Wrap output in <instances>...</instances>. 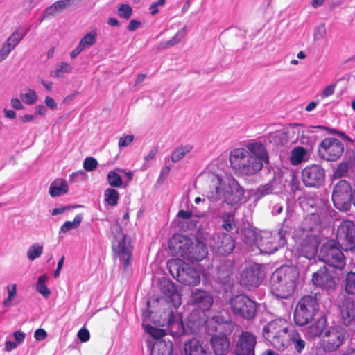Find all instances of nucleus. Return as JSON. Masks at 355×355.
Returning a JSON list of instances; mask_svg holds the SVG:
<instances>
[{"label": "nucleus", "instance_id": "nucleus-4", "mask_svg": "<svg viewBox=\"0 0 355 355\" xmlns=\"http://www.w3.org/2000/svg\"><path fill=\"white\" fill-rule=\"evenodd\" d=\"M299 278L297 268L283 266L272 273L270 280V291L278 299H288L291 297L296 288Z\"/></svg>", "mask_w": 355, "mask_h": 355}, {"label": "nucleus", "instance_id": "nucleus-32", "mask_svg": "<svg viewBox=\"0 0 355 355\" xmlns=\"http://www.w3.org/2000/svg\"><path fill=\"white\" fill-rule=\"evenodd\" d=\"M68 190L67 181L62 178H57L51 184L49 193L52 197H57L67 193Z\"/></svg>", "mask_w": 355, "mask_h": 355}, {"label": "nucleus", "instance_id": "nucleus-11", "mask_svg": "<svg viewBox=\"0 0 355 355\" xmlns=\"http://www.w3.org/2000/svg\"><path fill=\"white\" fill-rule=\"evenodd\" d=\"M230 305L234 314L246 320L254 318L257 311V303L245 295L232 297Z\"/></svg>", "mask_w": 355, "mask_h": 355}, {"label": "nucleus", "instance_id": "nucleus-54", "mask_svg": "<svg viewBox=\"0 0 355 355\" xmlns=\"http://www.w3.org/2000/svg\"><path fill=\"white\" fill-rule=\"evenodd\" d=\"M134 139V135H123V137H121L119 139V148H123L129 146Z\"/></svg>", "mask_w": 355, "mask_h": 355}, {"label": "nucleus", "instance_id": "nucleus-61", "mask_svg": "<svg viewBox=\"0 0 355 355\" xmlns=\"http://www.w3.org/2000/svg\"><path fill=\"white\" fill-rule=\"evenodd\" d=\"M326 34L325 26L324 24H321L317 27L315 33V38H323Z\"/></svg>", "mask_w": 355, "mask_h": 355}, {"label": "nucleus", "instance_id": "nucleus-63", "mask_svg": "<svg viewBox=\"0 0 355 355\" xmlns=\"http://www.w3.org/2000/svg\"><path fill=\"white\" fill-rule=\"evenodd\" d=\"M284 205L282 203H276L272 205L271 208V213L273 216H277L281 214L283 211Z\"/></svg>", "mask_w": 355, "mask_h": 355}, {"label": "nucleus", "instance_id": "nucleus-26", "mask_svg": "<svg viewBox=\"0 0 355 355\" xmlns=\"http://www.w3.org/2000/svg\"><path fill=\"white\" fill-rule=\"evenodd\" d=\"M210 342L215 355H227L229 353L230 342L225 334L213 335Z\"/></svg>", "mask_w": 355, "mask_h": 355}, {"label": "nucleus", "instance_id": "nucleus-18", "mask_svg": "<svg viewBox=\"0 0 355 355\" xmlns=\"http://www.w3.org/2000/svg\"><path fill=\"white\" fill-rule=\"evenodd\" d=\"M324 170L319 165L306 166L302 171V179L306 187H318L324 181Z\"/></svg>", "mask_w": 355, "mask_h": 355}, {"label": "nucleus", "instance_id": "nucleus-9", "mask_svg": "<svg viewBox=\"0 0 355 355\" xmlns=\"http://www.w3.org/2000/svg\"><path fill=\"white\" fill-rule=\"evenodd\" d=\"M319 309L315 296L306 295L297 302L294 311V321L297 325L304 326L313 320Z\"/></svg>", "mask_w": 355, "mask_h": 355}, {"label": "nucleus", "instance_id": "nucleus-38", "mask_svg": "<svg viewBox=\"0 0 355 355\" xmlns=\"http://www.w3.org/2000/svg\"><path fill=\"white\" fill-rule=\"evenodd\" d=\"M306 154V149L302 146L293 148L291 152L290 161L293 165H298L304 160Z\"/></svg>", "mask_w": 355, "mask_h": 355}, {"label": "nucleus", "instance_id": "nucleus-41", "mask_svg": "<svg viewBox=\"0 0 355 355\" xmlns=\"http://www.w3.org/2000/svg\"><path fill=\"white\" fill-rule=\"evenodd\" d=\"M223 227L227 232L232 231L236 227L234 212H225L222 214Z\"/></svg>", "mask_w": 355, "mask_h": 355}, {"label": "nucleus", "instance_id": "nucleus-40", "mask_svg": "<svg viewBox=\"0 0 355 355\" xmlns=\"http://www.w3.org/2000/svg\"><path fill=\"white\" fill-rule=\"evenodd\" d=\"M119 173L120 172L117 170V168L108 172L107 175V180L108 184L112 187L120 188L123 187V182Z\"/></svg>", "mask_w": 355, "mask_h": 355}, {"label": "nucleus", "instance_id": "nucleus-56", "mask_svg": "<svg viewBox=\"0 0 355 355\" xmlns=\"http://www.w3.org/2000/svg\"><path fill=\"white\" fill-rule=\"evenodd\" d=\"M166 0H157V1L153 2L150 8V12L152 15H155L159 12L158 6L164 5Z\"/></svg>", "mask_w": 355, "mask_h": 355}, {"label": "nucleus", "instance_id": "nucleus-51", "mask_svg": "<svg viewBox=\"0 0 355 355\" xmlns=\"http://www.w3.org/2000/svg\"><path fill=\"white\" fill-rule=\"evenodd\" d=\"M117 13L120 17L128 19L132 14V9L128 4L123 3L119 6Z\"/></svg>", "mask_w": 355, "mask_h": 355}, {"label": "nucleus", "instance_id": "nucleus-28", "mask_svg": "<svg viewBox=\"0 0 355 355\" xmlns=\"http://www.w3.org/2000/svg\"><path fill=\"white\" fill-rule=\"evenodd\" d=\"M186 355H210L207 347L198 340L192 339L184 344Z\"/></svg>", "mask_w": 355, "mask_h": 355}, {"label": "nucleus", "instance_id": "nucleus-34", "mask_svg": "<svg viewBox=\"0 0 355 355\" xmlns=\"http://www.w3.org/2000/svg\"><path fill=\"white\" fill-rule=\"evenodd\" d=\"M277 185V181L273 180L265 184L260 185L254 192V197L255 200H259L265 196L273 193L276 189Z\"/></svg>", "mask_w": 355, "mask_h": 355}, {"label": "nucleus", "instance_id": "nucleus-57", "mask_svg": "<svg viewBox=\"0 0 355 355\" xmlns=\"http://www.w3.org/2000/svg\"><path fill=\"white\" fill-rule=\"evenodd\" d=\"M336 86V83L331 84L327 86L322 91L321 96L322 98H327L331 96L334 93V90Z\"/></svg>", "mask_w": 355, "mask_h": 355}, {"label": "nucleus", "instance_id": "nucleus-46", "mask_svg": "<svg viewBox=\"0 0 355 355\" xmlns=\"http://www.w3.org/2000/svg\"><path fill=\"white\" fill-rule=\"evenodd\" d=\"M43 253V246L39 243H33L27 250V258L30 261H34L39 258Z\"/></svg>", "mask_w": 355, "mask_h": 355}, {"label": "nucleus", "instance_id": "nucleus-39", "mask_svg": "<svg viewBox=\"0 0 355 355\" xmlns=\"http://www.w3.org/2000/svg\"><path fill=\"white\" fill-rule=\"evenodd\" d=\"M83 220V216L81 214L76 215L73 221H66L64 223V224L60 227V231H59V235L61 234H65L69 230H74L78 228L81 222ZM60 237H62L60 236Z\"/></svg>", "mask_w": 355, "mask_h": 355}, {"label": "nucleus", "instance_id": "nucleus-37", "mask_svg": "<svg viewBox=\"0 0 355 355\" xmlns=\"http://www.w3.org/2000/svg\"><path fill=\"white\" fill-rule=\"evenodd\" d=\"M48 280L49 276L46 274L40 276L37 279L35 287L37 292L45 298H48L51 295V291L46 286Z\"/></svg>", "mask_w": 355, "mask_h": 355}, {"label": "nucleus", "instance_id": "nucleus-19", "mask_svg": "<svg viewBox=\"0 0 355 355\" xmlns=\"http://www.w3.org/2000/svg\"><path fill=\"white\" fill-rule=\"evenodd\" d=\"M337 239L346 243L345 250H352L355 246V223L349 220H343L338 227Z\"/></svg>", "mask_w": 355, "mask_h": 355}, {"label": "nucleus", "instance_id": "nucleus-62", "mask_svg": "<svg viewBox=\"0 0 355 355\" xmlns=\"http://www.w3.org/2000/svg\"><path fill=\"white\" fill-rule=\"evenodd\" d=\"M13 336L15 338V343H17L18 345L23 343L25 339V334L19 330L15 331L13 333Z\"/></svg>", "mask_w": 355, "mask_h": 355}, {"label": "nucleus", "instance_id": "nucleus-52", "mask_svg": "<svg viewBox=\"0 0 355 355\" xmlns=\"http://www.w3.org/2000/svg\"><path fill=\"white\" fill-rule=\"evenodd\" d=\"M349 170V166L347 163L342 162L338 164L334 171V176L335 178H341L345 176Z\"/></svg>", "mask_w": 355, "mask_h": 355}, {"label": "nucleus", "instance_id": "nucleus-1", "mask_svg": "<svg viewBox=\"0 0 355 355\" xmlns=\"http://www.w3.org/2000/svg\"><path fill=\"white\" fill-rule=\"evenodd\" d=\"M333 212L330 207L323 203L316 212L306 216L301 225L295 231L293 238L300 247V252L306 258L311 259L315 256L319 245L320 225L333 217Z\"/></svg>", "mask_w": 355, "mask_h": 355}, {"label": "nucleus", "instance_id": "nucleus-29", "mask_svg": "<svg viewBox=\"0 0 355 355\" xmlns=\"http://www.w3.org/2000/svg\"><path fill=\"white\" fill-rule=\"evenodd\" d=\"M326 325V317L322 315L318 318L311 325L306 327V335L310 338L320 337L321 335H324Z\"/></svg>", "mask_w": 355, "mask_h": 355}, {"label": "nucleus", "instance_id": "nucleus-33", "mask_svg": "<svg viewBox=\"0 0 355 355\" xmlns=\"http://www.w3.org/2000/svg\"><path fill=\"white\" fill-rule=\"evenodd\" d=\"M28 31V28H17L7 39L5 44L13 50L18 45L20 41L26 35Z\"/></svg>", "mask_w": 355, "mask_h": 355}, {"label": "nucleus", "instance_id": "nucleus-24", "mask_svg": "<svg viewBox=\"0 0 355 355\" xmlns=\"http://www.w3.org/2000/svg\"><path fill=\"white\" fill-rule=\"evenodd\" d=\"M166 331L173 338H180L184 334V327L180 313L169 312Z\"/></svg>", "mask_w": 355, "mask_h": 355}, {"label": "nucleus", "instance_id": "nucleus-15", "mask_svg": "<svg viewBox=\"0 0 355 355\" xmlns=\"http://www.w3.org/2000/svg\"><path fill=\"white\" fill-rule=\"evenodd\" d=\"M209 245L214 253L223 256L230 254L235 247L232 236L224 232L213 234L209 239Z\"/></svg>", "mask_w": 355, "mask_h": 355}, {"label": "nucleus", "instance_id": "nucleus-60", "mask_svg": "<svg viewBox=\"0 0 355 355\" xmlns=\"http://www.w3.org/2000/svg\"><path fill=\"white\" fill-rule=\"evenodd\" d=\"M46 336V331L43 329H37L34 333V337L38 341L44 340Z\"/></svg>", "mask_w": 355, "mask_h": 355}, {"label": "nucleus", "instance_id": "nucleus-7", "mask_svg": "<svg viewBox=\"0 0 355 355\" xmlns=\"http://www.w3.org/2000/svg\"><path fill=\"white\" fill-rule=\"evenodd\" d=\"M232 167L238 173L251 176L259 173L263 167V163L247 155L243 148L232 150L230 155Z\"/></svg>", "mask_w": 355, "mask_h": 355}, {"label": "nucleus", "instance_id": "nucleus-23", "mask_svg": "<svg viewBox=\"0 0 355 355\" xmlns=\"http://www.w3.org/2000/svg\"><path fill=\"white\" fill-rule=\"evenodd\" d=\"M191 302L193 306L205 311L211 308L214 303V298L209 292L197 289L192 293Z\"/></svg>", "mask_w": 355, "mask_h": 355}, {"label": "nucleus", "instance_id": "nucleus-20", "mask_svg": "<svg viewBox=\"0 0 355 355\" xmlns=\"http://www.w3.org/2000/svg\"><path fill=\"white\" fill-rule=\"evenodd\" d=\"M257 343L255 336L248 331H243L236 344L234 352L236 355H254V347Z\"/></svg>", "mask_w": 355, "mask_h": 355}, {"label": "nucleus", "instance_id": "nucleus-16", "mask_svg": "<svg viewBox=\"0 0 355 355\" xmlns=\"http://www.w3.org/2000/svg\"><path fill=\"white\" fill-rule=\"evenodd\" d=\"M345 338V331L340 327H331L324 332L322 347L326 352L338 349Z\"/></svg>", "mask_w": 355, "mask_h": 355}, {"label": "nucleus", "instance_id": "nucleus-21", "mask_svg": "<svg viewBox=\"0 0 355 355\" xmlns=\"http://www.w3.org/2000/svg\"><path fill=\"white\" fill-rule=\"evenodd\" d=\"M312 282L314 286L327 291L334 289L336 284L332 272L325 266L313 274Z\"/></svg>", "mask_w": 355, "mask_h": 355}, {"label": "nucleus", "instance_id": "nucleus-53", "mask_svg": "<svg viewBox=\"0 0 355 355\" xmlns=\"http://www.w3.org/2000/svg\"><path fill=\"white\" fill-rule=\"evenodd\" d=\"M98 166L97 160L94 157H87L83 162V167L87 171H94Z\"/></svg>", "mask_w": 355, "mask_h": 355}, {"label": "nucleus", "instance_id": "nucleus-58", "mask_svg": "<svg viewBox=\"0 0 355 355\" xmlns=\"http://www.w3.org/2000/svg\"><path fill=\"white\" fill-rule=\"evenodd\" d=\"M78 338L81 342H87L89 340L90 334L87 329H80L78 332Z\"/></svg>", "mask_w": 355, "mask_h": 355}, {"label": "nucleus", "instance_id": "nucleus-35", "mask_svg": "<svg viewBox=\"0 0 355 355\" xmlns=\"http://www.w3.org/2000/svg\"><path fill=\"white\" fill-rule=\"evenodd\" d=\"M69 3L70 0H59L45 9L46 14H48L49 18L54 17L62 12Z\"/></svg>", "mask_w": 355, "mask_h": 355}, {"label": "nucleus", "instance_id": "nucleus-27", "mask_svg": "<svg viewBox=\"0 0 355 355\" xmlns=\"http://www.w3.org/2000/svg\"><path fill=\"white\" fill-rule=\"evenodd\" d=\"M287 343L285 349L289 346H293L295 352L300 354L306 347V341L302 338L300 333L293 327H291L287 336Z\"/></svg>", "mask_w": 355, "mask_h": 355}, {"label": "nucleus", "instance_id": "nucleus-45", "mask_svg": "<svg viewBox=\"0 0 355 355\" xmlns=\"http://www.w3.org/2000/svg\"><path fill=\"white\" fill-rule=\"evenodd\" d=\"M186 30L187 27L184 26L171 39L162 42V46L163 48H168L179 43L184 38Z\"/></svg>", "mask_w": 355, "mask_h": 355}, {"label": "nucleus", "instance_id": "nucleus-6", "mask_svg": "<svg viewBox=\"0 0 355 355\" xmlns=\"http://www.w3.org/2000/svg\"><path fill=\"white\" fill-rule=\"evenodd\" d=\"M291 327L286 320L278 318L266 324L262 334L275 348L284 351L287 343L286 336Z\"/></svg>", "mask_w": 355, "mask_h": 355}, {"label": "nucleus", "instance_id": "nucleus-36", "mask_svg": "<svg viewBox=\"0 0 355 355\" xmlns=\"http://www.w3.org/2000/svg\"><path fill=\"white\" fill-rule=\"evenodd\" d=\"M193 149L190 144L181 145L176 148L171 154V160L173 162H178L183 159Z\"/></svg>", "mask_w": 355, "mask_h": 355}, {"label": "nucleus", "instance_id": "nucleus-25", "mask_svg": "<svg viewBox=\"0 0 355 355\" xmlns=\"http://www.w3.org/2000/svg\"><path fill=\"white\" fill-rule=\"evenodd\" d=\"M340 318L345 325H350L355 320V302L345 297L339 305Z\"/></svg>", "mask_w": 355, "mask_h": 355}, {"label": "nucleus", "instance_id": "nucleus-47", "mask_svg": "<svg viewBox=\"0 0 355 355\" xmlns=\"http://www.w3.org/2000/svg\"><path fill=\"white\" fill-rule=\"evenodd\" d=\"M345 289L348 294H355V271L349 272L345 279Z\"/></svg>", "mask_w": 355, "mask_h": 355}, {"label": "nucleus", "instance_id": "nucleus-14", "mask_svg": "<svg viewBox=\"0 0 355 355\" xmlns=\"http://www.w3.org/2000/svg\"><path fill=\"white\" fill-rule=\"evenodd\" d=\"M344 151V145L338 139L325 138L320 144L318 153L320 157L329 162L336 161Z\"/></svg>", "mask_w": 355, "mask_h": 355}, {"label": "nucleus", "instance_id": "nucleus-8", "mask_svg": "<svg viewBox=\"0 0 355 355\" xmlns=\"http://www.w3.org/2000/svg\"><path fill=\"white\" fill-rule=\"evenodd\" d=\"M167 268L173 278L184 285L196 286L200 283L199 272L180 259L168 260Z\"/></svg>", "mask_w": 355, "mask_h": 355}, {"label": "nucleus", "instance_id": "nucleus-64", "mask_svg": "<svg viewBox=\"0 0 355 355\" xmlns=\"http://www.w3.org/2000/svg\"><path fill=\"white\" fill-rule=\"evenodd\" d=\"M86 176H87V175H86L85 172L83 170H80L79 171L74 172L72 174H71L70 180L71 181L75 180L76 178H80L81 180H84V179H85Z\"/></svg>", "mask_w": 355, "mask_h": 355}, {"label": "nucleus", "instance_id": "nucleus-22", "mask_svg": "<svg viewBox=\"0 0 355 355\" xmlns=\"http://www.w3.org/2000/svg\"><path fill=\"white\" fill-rule=\"evenodd\" d=\"M248 156L266 164L268 163V153L265 146L261 141H253L248 142L243 148Z\"/></svg>", "mask_w": 355, "mask_h": 355}, {"label": "nucleus", "instance_id": "nucleus-13", "mask_svg": "<svg viewBox=\"0 0 355 355\" xmlns=\"http://www.w3.org/2000/svg\"><path fill=\"white\" fill-rule=\"evenodd\" d=\"M112 249L123 263V270H128L132 263V247L128 236L118 232L112 242Z\"/></svg>", "mask_w": 355, "mask_h": 355}, {"label": "nucleus", "instance_id": "nucleus-42", "mask_svg": "<svg viewBox=\"0 0 355 355\" xmlns=\"http://www.w3.org/2000/svg\"><path fill=\"white\" fill-rule=\"evenodd\" d=\"M119 198V192L113 188H107L104 191V200L110 206H116Z\"/></svg>", "mask_w": 355, "mask_h": 355}, {"label": "nucleus", "instance_id": "nucleus-50", "mask_svg": "<svg viewBox=\"0 0 355 355\" xmlns=\"http://www.w3.org/2000/svg\"><path fill=\"white\" fill-rule=\"evenodd\" d=\"M20 97L27 105L34 104L37 99V96L35 92L31 89H29L27 92L21 94Z\"/></svg>", "mask_w": 355, "mask_h": 355}, {"label": "nucleus", "instance_id": "nucleus-31", "mask_svg": "<svg viewBox=\"0 0 355 355\" xmlns=\"http://www.w3.org/2000/svg\"><path fill=\"white\" fill-rule=\"evenodd\" d=\"M173 344L164 340H156L150 347V355H171Z\"/></svg>", "mask_w": 355, "mask_h": 355}, {"label": "nucleus", "instance_id": "nucleus-59", "mask_svg": "<svg viewBox=\"0 0 355 355\" xmlns=\"http://www.w3.org/2000/svg\"><path fill=\"white\" fill-rule=\"evenodd\" d=\"M12 51V49L4 43L0 49V62L3 61Z\"/></svg>", "mask_w": 355, "mask_h": 355}, {"label": "nucleus", "instance_id": "nucleus-12", "mask_svg": "<svg viewBox=\"0 0 355 355\" xmlns=\"http://www.w3.org/2000/svg\"><path fill=\"white\" fill-rule=\"evenodd\" d=\"M352 188L345 180H340L334 186L332 192V201L336 209L346 211L351 207Z\"/></svg>", "mask_w": 355, "mask_h": 355}, {"label": "nucleus", "instance_id": "nucleus-3", "mask_svg": "<svg viewBox=\"0 0 355 355\" xmlns=\"http://www.w3.org/2000/svg\"><path fill=\"white\" fill-rule=\"evenodd\" d=\"M209 185L207 198L212 202L221 200L230 205H237L243 201L244 189L232 177L215 171L213 166L202 175Z\"/></svg>", "mask_w": 355, "mask_h": 355}, {"label": "nucleus", "instance_id": "nucleus-44", "mask_svg": "<svg viewBox=\"0 0 355 355\" xmlns=\"http://www.w3.org/2000/svg\"><path fill=\"white\" fill-rule=\"evenodd\" d=\"M72 71V67L67 62H61L58 65L55 70L51 71L50 75L53 78H60L65 73H70Z\"/></svg>", "mask_w": 355, "mask_h": 355}, {"label": "nucleus", "instance_id": "nucleus-17", "mask_svg": "<svg viewBox=\"0 0 355 355\" xmlns=\"http://www.w3.org/2000/svg\"><path fill=\"white\" fill-rule=\"evenodd\" d=\"M263 277L264 273L262 266L254 263L241 272L240 283L247 288L257 287L260 285Z\"/></svg>", "mask_w": 355, "mask_h": 355}, {"label": "nucleus", "instance_id": "nucleus-10", "mask_svg": "<svg viewBox=\"0 0 355 355\" xmlns=\"http://www.w3.org/2000/svg\"><path fill=\"white\" fill-rule=\"evenodd\" d=\"M318 259L334 268L343 270L346 265V259L339 248L334 241L323 244L318 254Z\"/></svg>", "mask_w": 355, "mask_h": 355}, {"label": "nucleus", "instance_id": "nucleus-30", "mask_svg": "<svg viewBox=\"0 0 355 355\" xmlns=\"http://www.w3.org/2000/svg\"><path fill=\"white\" fill-rule=\"evenodd\" d=\"M163 293L170 299L175 308L181 305V295L171 282L164 281L163 282Z\"/></svg>", "mask_w": 355, "mask_h": 355}, {"label": "nucleus", "instance_id": "nucleus-43", "mask_svg": "<svg viewBox=\"0 0 355 355\" xmlns=\"http://www.w3.org/2000/svg\"><path fill=\"white\" fill-rule=\"evenodd\" d=\"M97 31L92 30L87 33L79 42L78 44L84 49L89 48L96 43Z\"/></svg>", "mask_w": 355, "mask_h": 355}, {"label": "nucleus", "instance_id": "nucleus-55", "mask_svg": "<svg viewBox=\"0 0 355 355\" xmlns=\"http://www.w3.org/2000/svg\"><path fill=\"white\" fill-rule=\"evenodd\" d=\"M227 322V319L222 318L221 316L219 315H214L210 319V321H209L208 322H210V324L216 323L218 325V327H215L214 330L218 331L220 325L224 323H226Z\"/></svg>", "mask_w": 355, "mask_h": 355}, {"label": "nucleus", "instance_id": "nucleus-48", "mask_svg": "<svg viewBox=\"0 0 355 355\" xmlns=\"http://www.w3.org/2000/svg\"><path fill=\"white\" fill-rule=\"evenodd\" d=\"M146 333L150 335L157 340H161L160 338L167 334L166 330L154 327L150 324L143 325Z\"/></svg>", "mask_w": 355, "mask_h": 355}, {"label": "nucleus", "instance_id": "nucleus-2", "mask_svg": "<svg viewBox=\"0 0 355 355\" xmlns=\"http://www.w3.org/2000/svg\"><path fill=\"white\" fill-rule=\"evenodd\" d=\"M297 217L293 210L286 209V216L277 232H257L252 229L244 231L243 241L251 247L256 246L261 254H272L286 243V235L295 225Z\"/></svg>", "mask_w": 355, "mask_h": 355}, {"label": "nucleus", "instance_id": "nucleus-5", "mask_svg": "<svg viewBox=\"0 0 355 355\" xmlns=\"http://www.w3.org/2000/svg\"><path fill=\"white\" fill-rule=\"evenodd\" d=\"M168 246L178 255L191 263L200 261L208 254L202 242L193 243L190 238L181 234L174 235L169 240Z\"/></svg>", "mask_w": 355, "mask_h": 355}, {"label": "nucleus", "instance_id": "nucleus-49", "mask_svg": "<svg viewBox=\"0 0 355 355\" xmlns=\"http://www.w3.org/2000/svg\"><path fill=\"white\" fill-rule=\"evenodd\" d=\"M8 297L3 302V305L5 307L11 306L12 300L17 295V285L15 284H8L6 287Z\"/></svg>", "mask_w": 355, "mask_h": 355}]
</instances>
